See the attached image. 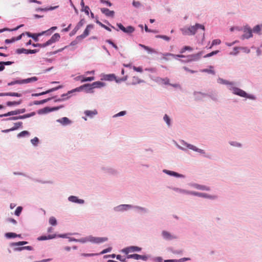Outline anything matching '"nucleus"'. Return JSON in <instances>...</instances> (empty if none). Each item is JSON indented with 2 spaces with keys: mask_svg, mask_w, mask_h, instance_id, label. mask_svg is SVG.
Instances as JSON below:
<instances>
[{
  "mask_svg": "<svg viewBox=\"0 0 262 262\" xmlns=\"http://www.w3.org/2000/svg\"><path fill=\"white\" fill-rule=\"evenodd\" d=\"M217 82L219 83L226 85L228 90L231 91L234 95L252 100L256 99V97L254 95L248 94L245 91L235 86L236 83L234 81H229L219 77L217 79Z\"/></svg>",
  "mask_w": 262,
  "mask_h": 262,
  "instance_id": "nucleus-1",
  "label": "nucleus"
},
{
  "mask_svg": "<svg viewBox=\"0 0 262 262\" xmlns=\"http://www.w3.org/2000/svg\"><path fill=\"white\" fill-rule=\"evenodd\" d=\"M199 29H201L203 31H205V29L204 25L196 23L194 26H191L189 27L185 26L181 28L180 30L183 35L191 36L194 35L197 30Z\"/></svg>",
  "mask_w": 262,
  "mask_h": 262,
  "instance_id": "nucleus-2",
  "label": "nucleus"
},
{
  "mask_svg": "<svg viewBox=\"0 0 262 262\" xmlns=\"http://www.w3.org/2000/svg\"><path fill=\"white\" fill-rule=\"evenodd\" d=\"M161 235L162 239L167 242L177 240L179 238L177 234L166 230H163L161 231Z\"/></svg>",
  "mask_w": 262,
  "mask_h": 262,
  "instance_id": "nucleus-3",
  "label": "nucleus"
},
{
  "mask_svg": "<svg viewBox=\"0 0 262 262\" xmlns=\"http://www.w3.org/2000/svg\"><path fill=\"white\" fill-rule=\"evenodd\" d=\"M180 142L182 145L186 146L188 149L203 155L206 158H209V156L206 155V152L204 149H200L195 146L185 142L184 140H181Z\"/></svg>",
  "mask_w": 262,
  "mask_h": 262,
  "instance_id": "nucleus-4",
  "label": "nucleus"
},
{
  "mask_svg": "<svg viewBox=\"0 0 262 262\" xmlns=\"http://www.w3.org/2000/svg\"><path fill=\"white\" fill-rule=\"evenodd\" d=\"M190 195L205 199H208L211 200H214L217 198V196L216 195H211L206 193L194 191H190Z\"/></svg>",
  "mask_w": 262,
  "mask_h": 262,
  "instance_id": "nucleus-5",
  "label": "nucleus"
},
{
  "mask_svg": "<svg viewBox=\"0 0 262 262\" xmlns=\"http://www.w3.org/2000/svg\"><path fill=\"white\" fill-rule=\"evenodd\" d=\"M243 31L244 34L241 37V39H248L253 37L252 29L248 25H246L243 27Z\"/></svg>",
  "mask_w": 262,
  "mask_h": 262,
  "instance_id": "nucleus-6",
  "label": "nucleus"
},
{
  "mask_svg": "<svg viewBox=\"0 0 262 262\" xmlns=\"http://www.w3.org/2000/svg\"><path fill=\"white\" fill-rule=\"evenodd\" d=\"M101 169L103 173L111 176H116L119 173L117 169L110 166H103Z\"/></svg>",
  "mask_w": 262,
  "mask_h": 262,
  "instance_id": "nucleus-7",
  "label": "nucleus"
},
{
  "mask_svg": "<svg viewBox=\"0 0 262 262\" xmlns=\"http://www.w3.org/2000/svg\"><path fill=\"white\" fill-rule=\"evenodd\" d=\"M132 205L121 204L113 208V210L116 212H123L132 209Z\"/></svg>",
  "mask_w": 262,
  "mask_h": 262,
  "instance_id": "nucleus-8",
  "label": "nucleus"
},
{
  "mask_svg": "<svg viewBox=\"0 0 262 262\" xmlns=\"http://www.w3.org/2000/svg\"><path fill=\"white\" fill-rule=\"evenodd\" d=\"M188 185L191 187L200 190L206 191H210L211 190V188L209 186L205 185H201L195 183H190L188 184Z\"/></svg>",
  "mask_w": 262,
  "mask_h": 262,
  "instance_id": "nucleus-9",
  "label": "nucleus"
},
{
  "mask_svg": "<svg viewBox=\"0 0 262 262\" xmlns=\"http://www.w3.org/2000/svg\"><path fill=\"white\" fill-rule=\"evenodd\" d=\"M79 92L84 91L86 93H93V88L92 83H86L77 87Z\"/></svg>",
  "mask_w": 262,
  "mask_h": 262,
  "instance_id": "nucleus-10",
  "label": "nucleus"
},
{
  "mask_svg": "<svg viewBox=\"0 0 262 262\" xmlns=\"http://www.w3.org/2000/svg\"><path fill=\"white\" fill-rule=\"evenodd\" d=\"M13 174L14 175H19V176H23L24 177H27L29 179H31L35 182H38L41 184H53V182L51 181H42L39 179H33L31 177H30L29 176H27L26 173L20 172H14Z\"/></svg>",
  "mask_w": 262,
  "mask_h": 262,
  "instance_id": "nucleus-11",
  "label": "nucleus"
},
{
  "mask_svg": "<svg viewBox=\"0 0 262 262\" xmlns=\"http://www.w3.org/2000/svg\"><path fill=\"white\" fill-rule=\"evenodd\" d=\"M117 26L120 30L124 33L128 34L133 33L135 30V28L132 26H128L127 27H124L121 23H117Z\"/></svg>",
  "mask_w": 262,
  "mask_h": 262,
  "instance_id": "nucleus-12",
  "label": "nucleus"
},
{
  "mask_svg": "<svg viewBox=\"0 0 262 262\" xmlns=\"http://www.w3.org/2000/svg\"><path fill=\"white\" fill-rule=\"evenodd\" d=\"M167 188L182 194L190 195V191L172 186H168Z\"/></svg>",
  "mask_w": 262,
  "mask_h": 262,
  "instance_id": "nucleus-13",
  "label": "nucleus"
},
{
  "mask_svg": "<svg viewBox=\"0 0 262 262\" xmlns=\"http://www.w3.org/2000/svg\"><path fill=\"white\" fill-rule=\"evenodd\" d=\"M39 51V49H26L25 48H20L17 49L15 50V53L17 54H35L37 52H38Z\"/></svg>",
  "mask_w": 262,
  "mask_h": 262,
  "instance_id": "nucleus-14",
  "label": "nucleus"
},
{
  "mask_svg": "<svg viewBox=\"0 0 262 262\" xmlns=\"http://www.w3.org/2000/svg\"><path fill=\"white\" fill-rule=\"evenodd\" d=\"M142 249L140 247L135 246H131L123 249L122 251L125 254H128L129 252H139Z\"/></svg>",
  "mask_w": 262,
  "mask_h": 262,
  "instance_id": "nucleus-15",
  "label": "nucleus"
},
{
  "mask_svg": "<svg viewBox=\"0 0 262 262\" xmlns=\"http://www.w3.org/2000/svg\"><path fill=\"white\" fill-rule=\"evenodd\" d=\"M132 209H135L137 213L141 214H147L149 212L148 209H147V208L137 205H132Z\"/></svg>",
  "mask_w": 262,
  "mask_h": 262,
  "instance_id": "nucleus-16",
  "label": "nucleus"
},
{
  "mask_svg": "<svg viewBox=\"0 0 262 262\" xmlns=\"http://www.w3.org/2000/svg\"><path fill=\"white\" fill-rule=\"evenodd\" d=\"M163 172L169 175L170 176L176 177V178H185V176L182 174H180L178 172H175L174 171H171L167 169H163L162 170Z\"/></svg>",
  "mask_w": 262,
  "mask_h": 262,
  "instance_id": "nucleus-17",
  "label": "nucleus"
},
{
  "mask_svg": "<svg viewBox=\"0 0 262 262\" xmlns=\"http://www.w3.org/2000/svg\"><path fill=\"white\" fill-rule=\"evenodd\" d=\"M68 200L70 202L78 204H83L85 202L84 200L79 199L78 196L75 195L69 196L68 198Z\"/></svg>",
  "mask_w": 262,
  "mask_h": 262,
  "instance_id": "nucleus-18",
  "label": "nucleus"
},
{
  "mask_svg": "<svg viewBox=\"0 0 262 262\" xmlns=\"http://www.w3.org/2000/svg\"><path fill=\"white\" fill-rule=\"evenodd\" d=\"M202 54H203V52L201 51L196 54H191V55L186 56V58H188L187 61H191V62L193 61H197V60H199L201 58Z\"/></svg>",
  "mask_w": 262,
  "mask_h": 262,
  "instance_id": "nucleus-19",
  "label": "nucleus"
},
{
  "mask_svg": "<svg viewBox=\"0 0 262 262\" xmlns=\"http://www.w3.org/2000/svg\"><path fill=\"white\" fill-rule=\"evenodd\" d=\"M101 80H105L108 81H112L116 79V75L114 74H102L101 75Z\"/></svg>",
  "mask_w": 262,
  "mask_h": 262,
  "instance_id": "nucleus-20",
  "label": "nucleus"
},
{
  "mask_svg": "<svg viewBox=\"0 0 262 262\" xmlns=\"http://www.w3.org/2000/svg\"><path fill=\"white\" fill-rule=\"evenodd\" d=\"M100 10L103 14L107 17H113L114 16L115 12L113 10H110L106 8H102L100 9Z\"/></svg>",
  "mask_w": 262,
  "mask_h": 262,
  "instance_id": "nucleus-21",
  "label": "nucleus"
},
{
  "mask_svg": "<svg viewBox=\"0 0 262 262\" xmlns=\"http://www.w3.org/2000/svg\"><path fill=\"white\" fill-rule=\"evenodd\" d=\"M57 122L61 123L63 126H67L72 123V121L67 117H64L56 120Z\"/></svg>",
  "mask_w": 262,
  "mask_h": 262,
  "instance_id": "nucleus-22",
  "label": "nucleus"
},
{
  "mask_svg": "<svg viewBox=\"0 0 262 262\" xmlns=\"http://www.w3.org/2000/svg\"><path fill=\"white\" fill-rule=\"evenodd\" d=\"M20 114V110L19 109H17L14 111H11L10 112H8L7 113L0 115V118L4 117H7V116H14Z\"/></svg>",
  "mask_w": 262,
  "mask_h": 262,
  "instance_id": "nucleus-23",
  "label": "nucleus"
},
{
  "mask_svg": "<svg viewBox=\"0 0 262 262\" xmlns=\"http://www.w3.org/2000/svg\"><path fill=\"white\" fill-rule=\"evenodd\" d=\"M60 38V35L59 33H56L52 35L50 39L48 40V41L50 45L58 41Z\"/></svg>",
  "mask_w": 262,
  "mask_h": 262,
  "instance_id": "nucleus-24",
  "label": "nucleus"
},
{
  "mask_svg": "<svg viewBox=\"0 0 262 262\" xmlns=\"http://www.w3.org/2000/svg\"><path fill=\"white\" fill-rule=\"evenodd\" d=\"M25 34L29 37L32 38L35 41L37 42L39 40V37L41 35L40 33H31L29 32H26Z\"/></svg>",
  "mask_w": 262,
  "mask_h": 262,
  "instance_id": "nucleus-25",
  "label": "nucleus"
},
{
  "mask_svg": "<svg viewBox=\"0 0 262 262\" xmlns=\"http://www.w3.org/2000/svg\"><path fill=\"white\" fill-rule=\"evenodd\" d=\"M252 33L257 34L259 35L261 34L262 23L261 24L256 25L252 29Z\"/></svg>",
  "mask_w": 262,
  "mask_h": 262,
  "instance_id": "nucleus-26",
  "label": "nucleus"
},
{
  "mask_svg": "<svg viewBox=\"0 0 262 262\" xmlns=\"http://www.w3.org/2000/svg\"><path fill=\"white\" fill-rule=\"evenodd\" d=\"M84 114L86 116L89 117L90 118H93L95 115H96L98 114V112L96 110H94L93 111L85 110L84 112Z\"/></svg>",
  "mask_w": 262,
  "mask_h": 262,
  "instance_id": "nucleus-27",
  "label": "nucleus"
},
{
  "mask_svg": "<svg viewBox=\"0 0 262 262\" xmlns=\"http://www.w3.org/2000/svg\"><path fill=\"white\" fill-rule=\"evenodd\" d=\"M156 81L157 82L162 83L165 85H169L170 84L169 83V79L167 77L166 78H161V77H157Z\"/></svg>",
  "mask_w": 262,
  "mask_h": 262,
  "instance_id": "nucleus-28",
  "label": "nucleus"
},
{
  "mask_svg": "<svg viewBox=\"0 0 262 262\" xmlns=\"http://www.w3.org/2000/svg\"><path fill=\"white\" fill-rule=\"evenodd\" d=\"M93 89L95 88L100 89L106 85V83L101 81H95L92 83Z\"/></svg>",
  "mask_w": 262,
  "mask_h": 262,
  "instance_id": "nucleus-29",
  "label": "nucleus"
},
{
  "mask_svg": "<svg viewBox=\"0 0 262 262\" xmlns=\"http://www.w3.org/2000/svg\"><path fill=\"white\" fill-rule=\"evenodd\" d=\"M24 250L31 251L33 250V248L30 246H22L19 247H16L13 249L14 251H21Z\"/></svg>",
  "mask_w": 262,
  "mask_h": 262,
  "instance_id": "nucleus-30",
  "label": "nucleus"
},
{
  "mask_svg": "<svg viewBox=\"0 0 262 262\" xmlns=\"http://www.w3.org/2000/svg\"><path fill=\"white\" fill-rule=\"evenodd\" d=\"M56 97V96H54L53 97L48 98L47 99H43V100H39V101L36 100L33 102V104L35 105L43 104L49 101L51 99L55 98Z\"/></svg>",
  "mask_w": 262,
  "mask_h": 262,
  "instance_id": "nucleus-31",
  "label": "nucleus"
},
{
  "mask_svg": "<svg viewBox=\"0 0 262 262\" xmlns=\"http://www.w3.org/2000/svg\"><path fill=\"white\" fill-rule=\"evenodd\" d=\"M94 28V25L93 24H89L88 25L86 28L85 29L84 31H83V33L82 34L83 36L85 37L88 36L90 34V31L91 29H92Z\"/></svg>",
  "mask_w": 262,
  "mask_h": 262,
  "instance_id": "nucleus-32",
  "label": "nucleus"
},
{
  "mask_svg": "<svg viewBox=\"0 0 262 262\" xmlns=\"http://www.w3.org/2000/svg\"><path fill=\"white\" fill-rule=\"evenodd\" d=\"M77 92H79L78 88H76L75 89H74L72 90L69 91L67 93L66 95H67V97L66 98L67 100L70 98L72 96L75 95V93Z\"/></svg>",
  "mask_w": 262,
  "mask_h": 262,
  "instance_id": "nucleus-33",
  "label": "nucleus"
},
{
  "mask_svg": "<svg viewBox=\"0 0 262 262\" xmlns=\"http://www.w3.org/2000/svg\"><path fill=\"white\" fill-rule=\"evenodd\" d=\"M22 100H19L18 101H7L6 103L7 106H17L20 105L22 103Z\"/></svg>",
  "mask_w": 262,
  "mask_h": 262,
  "instance_id": "nucleus-34",
  "label": "nucleus"
},
{
  "mask_svg": "<svg viewBox=\"0 0 262 262\" xmlns=\"http://www.w3.org/2000/svg\"><path fill=\"white\" fill-rule=\"evenodd\" d=\"M139 46L147 51L148 52V53H157V52L154 49L150 48L149 47L146 46L145 45L140 43L139 44Z\"/></svg>",
  "mask_w": 262,
  "mask_h": 262,
  "instance_id": "nucleus-35",
  "label": "nucleus"
},
{
  "mask_svg": "<svg viewBox=\"0 0 262 262\" xmlns=\"http://www.w3.org/2000/svg\"><path fill=\"white\" fill-rule=\"evenodd\" d=\"M51 112V107L49 106H46L43 108L40 109L38 111L37 113L39 115L41 114H45L49 113H50Z\"/></svg>",
  "mask_w": 262,
  "mask_h": 262,
  "instance_id": "nucleus-36",
  "label": "nucleus"
},
{
  "mask_svg": "<svg viewBox=\"0 0 262 262\" xmlns=\"http://www.w3.org/2000/svg\"><path fill=\"white\" fill-rule=\"evenodd\" d=\"M22 83H28L36 81L38 80V78L37 77H32L30 78H28L27 79H21Z\"/></svg>",
  "mask_w": 262,
  "mask_h": 262,
  "instance_id": "nucleus-37",
  "label": "nucleus"
},
{
  "mask_svg": "<svg viewBox=\"0 0 262 262\" xmlns=\"http://www.w3.org/2000/svg\"><path fill=\"white\" fill-rule=\"evenodd\" d=\"M28 244V242L27 241H19L18 242L11 243L10 244V246L11 247L21 246H24V245H27Z\"/></svg>",
  "mask_w": 262,
  "mask_h": 262,
  "instance_id": "nucleus-38",
  "label": "nucleus"
},
{
  "mask_svg": "<svg viewBox=\"0 0 262 262\" xmlns=\"http://www.w3.org/2000/svg\"><path fill=\"white\" fill-rule=\"evenodd\" d=\"M163 120L166 123L168 127H171V120L168 115H167V114H165L164 116H163Z\"/></svg>",
  "mask_w": 262,
  "mask_h": 262,
  "instance_id": "nucleus-39",
  "label": "nucleus"
},
{
  "mask_svg": "<svg viewBox=\"0 0 262 262\" xmlns=\"http://www.w3.org/2000/svg\"><path fill=\"white\" fill-rule=\"evenodd\" d=\"M161 54L162 55L170 56L174 57L176 59L177 58H186V56H185V55H182V54L175 55V54H172V53H161Z\"/></svg>",
  "mask_w": 262,
  "mask_h": 262,
  "instance_id": "nucleus-40",
  "label": "nucleus"
},
{
  "mask_svg": "<svg viewBox=\"0 0 262 262\" xmlns=\"http://www.w3.org/2000/svg\"><path fill=\"white\" fill-rule=\"evenodd\" d=\"M36 113L35 112H32L29 114H24L23 115H19V119H25L28 118H30L35 116Z\"/></svg>",
  "mask_w": 262,
  "mask_h": 262,
  "instance_id": "nucleus-41",
  "label": "nucleus"
},
{
  "mask_svg": "<svg viewBox=\"0 0 262 262\" xmlns=\"http://www.w3.org/2000/svg\"><path fill=\"white\" fill-rule=\"evenodd\" d=\"M5 96H12V97H20L22 96V94L20 93H16V92H7V93H5Z\"/></svg>",
  "mask_w": 262,
  "mask_h": 262,
  "instance_id": "nucleus-42",
  "label": "nucleus"
},
{
  "mask_svg": "<svg viewBox=\"0 0 262 262\" xmlns=\"http://www.w3.org/2000/svg\"><path fill=\"white\" fill-rule=\"evenodd\" d=\"M24 26V25H19L17 27H16V28H14V29H9V28H3V29H0V33H3L5 31H16L19 28H20V27H23Z\"/></svg>",
  "mask_w": 262,
  "mask_h": 262,
  "instance_id": "nucleus-43",
  "label": "nucleus"
},
{
  "mask_svg": "<svg viewBox=\"0 0 262 262\" xmlns=\"http://www.w3.org/2000/svg\"><path fill=\"white\" fill-rule=\"evenodd\" d=\"M95 244H100L101 243L105 242L108 241V238L106 237H97L96 238Z\"/></svg>",
  "mask_w": 262,
  "mask_h": 262,
  "instance_id": "nucleus-44",
  "label": "nucleus"
},
{
  "mask_svg": "<svg viewBox=\"0 0 262 262\" xmlns=\"http://www.w3.org/2000/svg\"><path fill=\"white\" fill-rule=\"evenodd\" d=\"M30 135V133L27 130H23L19 133L18 134H17V137L18 138L25 137L26 136H29Z\"/></svg>",
  "mask_w": 262,
  "mask_h": 262,
  "instance_id": "nucleus-45",
  "label": "nucleus"
},
{
  "mask_svg": "<svg viewBox=\"0 0 262 262\" xmlns=\"http://www.w3.org/2000/svg\"><path fill=\"white\" fill-rule=\"evenodd\" d=\"M209 68H210V69H204L202 70L201 72H204V73H209V74H211L212 75H215V71L211 69L213 68V67L212 66H210L209 67Z\"/></svg>",
  "mask_w": 262,
  "mask_h": 262,
  "instance_id": "nucleus-46",
  "label": "nucleus"
},
{
  "mask_svg": "<svg viewBox=\"0 0 262 262\" xmlns=\"http://www.w3.org/2000/svg\"><path fill=\"white\" fill-rule=\"evenodd\" d=\"M9 117L5 118L2 120V121H14V120H17L19 119V116H9Z\"/></svg>",
  "mask_w": 262,
  "mask_h": 262,
  "instance_id": "nucleus-47",
  "label": "nucleus"
},
{
  "mask_svg": "<svg viewBox=\"0 0 262 262\" xmlns=\"http://www.w3.org/2000/svg\"><path fill=\"white\" fill-rule=\"evenodd\" d=\"M6 238L10 239L16 237V233L14 232H7L5 234Z\"/></svg>",
  "mask_w": 262,
  "mask_h": 262,
  "instance_id": "nucleus-48",
  "label": "nucleus"
},
{
  "mask_svg": "<svg viewBox=\"0 0 262 262\" xmlns=\"http://www.w3.org/2000/svg\"><path fill=\"white\" fill-rule=\"evenodd\" d=\"M23 122H18L14 123V126L12 128L13 131L18 129L19 128H22Z\"/></svg>",
  "mask_w": 262,
  "mask_h": 262,
  "instance_id": "nucleus-49",
  "label": "nucleus"
},
{
  "mask_svg": "<svg viewBox=\"0 0 262 262\" xmlns=\"http://www.w3.org/2000/svg\"><path fill=\"white\" fill-rule=\"evenodd\" d=\"M73 234H78V233H64V234H59L57 235L58 236V237H59V238H69V235H73Z\"/></svg>",
  "mask_w": 262,
  "mask_h": 262,
  "instance_id": "nucleus-50",
  "label": "nucleus"
},
{
  "mask_svg": "<svg viewBox=\"0 0 262 262\" xmlns=\"http://www.w3.org/2000/svg\"><path fill=\"white\" fill-rule=\"evenodd\" d=\"M192 50H193V49L191 47L184 46L181 49L180 52V53L182 54V53H184V52H185L186 51H192Z\"/></svg>",
  "mask_w": 262,
  "mask_h": 262,
  "instance_id": "nucleus-51",
  "label": "nucleus"
},
{
  "mask_svg": "<svg viewBox=\"0 0 262 262\" xmlns=\"http://www.w3.org/2000/svg\"><path fill=\"white\" fill-rule=\"evenodd\" d=\"M23 208L21 206H18L15 210L14 214L16 216H19L23 211Z\"/></svg>",
  "mask_w": 262,
  "mask_h": 262,
  "instance_id": "nucleus-52",
  "label": "nucleus"
},
{
  "mask_svg": "<svg viewBox=\"0 0 262 262\" xmlns=\"http://www.w3.org/2000/svg\"><path fill=\"white\" fill-rule=\"evenodd\" d=\"M95 79V77L94 76L92 77H83L82 79L81 80V82H84L86 81H92Z\"/></svg>",
  "mask_w": 262,
  "mask_h": 262,
  "instance_id": "nucleus-53",
  "label": "nucleus"
},
{
  "mask_svg": "<svg viewBox=\"0 0 262 262\" xmlns=\"http://www.w3.org/2000/svg\"><path fill=\"white\" fill-rule=\"evenodd\" d=\"M49 222L50 224H51L52 226H56L57 223L56 218L53 216H51L50 217Z\"/></svg>",
  "mask_w": 262,
  "mask_h": 262,
  "instance_id": "nucleus-54",
  "label": "nucleus"
},
{
  "mask_svg": "<svg viewBox=\"0 0 262 262\" xmlns=\"http://www.w3.org/2000/svg\"><path fill=\"white\" fill-rule=\"evenodd\" d=\"M31 142L33 146H36L39 142V140L37 137H35L31 140Z\"/></svg>",
  "mask_w": 262,
  "mask_h": 262,
  "instance_id": "nucleus-55",
  "label": "nucleus"
},
{
  "mask_svg": "<svg viewBox=\"0 0 262 262\" xmlns=\"http://www.w3.org/2000/svg\"><path fill=\"white\" fill-rule=\"evenodd\" d=\"M16 84H23L22 80H15L8 83V86H12Z\"/></svg>",
  "mask_w": 262,
  "mask_h": 262,
  "instance_id": "nucleus-56",
  "label": "nucleus"
},
{
  "mask_svg": "<svg viewBox=\"0 0 262 262\" xmlns=\"http://www.w3.org/2000/svg\"><path fill=\"white\" fill-rule=\"evenodd\" d=\"M156 37L157 38H162L164 39L166 41H169L170 40V38L167 36L163 35H157L156 36Z\"/></svg>",
  "mask_w": 262,
  "mask_h": 262,
  "instance_id": "nucleus-57",
  "label": "nucleus"
},
{
  "mask_svg": "<svg viewBox=\"0 0 262 262\" xmlns=\"http://www.w3.org/2000/svg\"><path fill=\"white\" fill-rule=\"evenodd\" d=\"M126 111H121L120 112H119L118 113L114 115L113 117V118H117V117H121V116H123L124 115H125L126 114Z\"/></svg>",
  "mask_w": 262,
  "mask_h": 262,
  "instance_id": "nucleus-58",
  "label": "nucleus"
},
{
  "mask_svg": "<svg viewBox=\"0 0 262 262\" xmlns=\"http://www.w3.org/2000/svg\"><path fill=\"white\" fill-rule=\"evenodd\" d=\"M219 52V50H216V51H212L206 55H205L204 57V58H208V57H211L213 55H215L216 54H217Z\"/></svg>",
  "mask_w": 262,
  "mask_h": 262,
  "instance_id": "nucleus-59",
  "label": "nucleus"
},
{
  "mask_svg": "<svg viewBox=\"0 0 262 262\" xmlns=\"http://www.w3.org/2000/svg\"><path fill=\"white\" fill-rule=\"evenodd\" d=\"M127 76H124L123 77L117 78L116 76L115 81L116 83H119L122 81H125L127 79Z\"/></svg>",
  "mask_w": 262,
  "mask_h": 262,
  "instance_id": "nucleus-60",
  "label": "nucleus"
},
{
  "mask_svg": "<svg viewBox=\"0 0 262 262\" xmlns=\"http://www.w3.org/2000/svg\"><path fill=\"white\" fill-rule=\"evenodd\" d=\"M89 236L79 239H77V242L81 243H85L86 242H89Z\"/></svg>",
  "mask_w": 262,
  "mask_h": 262,
  "instance_id": "nucleus-61",
  "label": "nucleus"
},
{
  "mask_svg": "<svg viewBox=\"0 0 262 262\" xmlns=\"http://www.w3.org/2000/svg\"><path fill=\"white\" fill-rule=\"evenodd\" d=\"M85 20L84 18H82L80 20L78 23L76 27L79 29L85 24Z\"/></svg>",
  "mask_w": 262,
  "mask_h": 262,
  "instance_id": "nucleus-62",
  "label": "nucleus"
},
{
  "mask_svg": "<svg viewBox=\"0 0 262 262\" xmlns=\"http://www.w3.org/2000/svg\"><path fill=\"white\" fill-rule=\"evenodd\" d=\"M112 250V248L111 247H108L107 248H106L105 249H103L101 252H100L99 254V255H102L103 254H105L108 252H110Z\"/></svg>",
  "mask_w": 262,
  "mask_h": 262,
  "instance_id": "nucleus-63",
  "label": "nucleus"
},
{
  "mask_svg": "<svg viewBox=\"0 0 262 262\" xmlns=\"http://www.w3.org/2000/svg\"><path fill=\"white\" fill-rule=\"evenodd\" d=\"M132 5L135 8H139V7H140L142 6V5L140 2L136 1L135 0H134L133 1Z\"/></svg>",
  "mask_w": 262,
  "mask_h": 262,
  "instance_id": "nucleus-64",
  "label": "nucleus"
}]
</instances>
